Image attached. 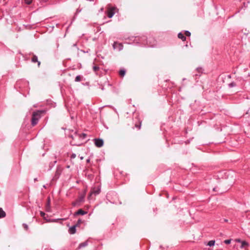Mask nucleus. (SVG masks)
Instances as JSON below:
<instances>
[{"instance_id":"f257e3e1","label":"nucleus","mask_w":250,"mask_h":250,"mask_svg":"<svg viewBox=\"0 0 250 250\" xmlns=\"http://www.w3.org/2000/svg\"><path fill=\"white\" fill-rule=\"evenodd\" d=\"M45 113L44 110H37L34 111L32 115L31 125L32 126L36 125L39 122V120L42 117V114Z\"/></svg>"},{"instance_id":"f03ea898","label":"nucleus","mask_w":250,"mask_h":250,"mask_svg":"<svg viewBox=\"0 0 250 250\" xmlns=\"http://www.w3.org/2000/svg\"><path fill=\"white\" fill-rule=\"evenodd\" d=\"M148 38L146 36H142L141 37H135V41L137 43L146 46V44L148 43Z\"/></svg>"},{"instance_id":"7ed1b4c3","label":"nucleus","mask_w":250,"mask_h":250,"mask_svg":"<svg viewBox=\"0 0 250 250\" xmlns=\"http://www.w3.org/2000/svg\"><path fill=\"white\" fill-rule=\"evenodd\" d=\"M148 43L146 44V46L148 47H153L156 45V41L152 37H149L148 38Z\"/></svg>"},{"instance_id":"20e7f679","label":"nucleus","mask_w":250,"mask_h":250,"mask_svg":"<svg viewBox=\"0 0 250 250\" xmlns=\"http://www.w3.org/2000/svg\"><path fill=\"white\" fill-rule=\"evenodd\" d=\"M93 141L95 146L98 147H101L104 145V141L102 139L95 138Z\"/></svg>"},{"instance_id":"39448f33","label":"nucleus","mask_w":250,"mask_h":250,"mask_svg":"<svg viewBox=\"0 0 250 250\" xmlns=\"http://www.w3.org/2000/svg\"><path fill=\"white\" fill-rule=\"evenodd\" d=\"M62 168L60 167H58L57 168V169L56 170L55 175L53 178L54 179L57 180V179H59V178L60 177V176L62 172Z\"/></svg>"},{"instance_id":"423d86ee","label":"nucleus","mask_w":250,"mask_h":250,"mask_svg":"<svg viewBox=\"0 0 250 250\" xmlns=\"http://www.w3.org/2000/svg\"><path fill=\"white\" fill-rule=\"evenodd\" d=\"M115 7L110 8L107 11V17L109 18H111L115 14Z\"/></svg>"},{"instance_id":"0eeeda50","label":"nucleus","mask_w":250,"mask_h":250,"mask_svg":"<svg viewBox=\"0 0 250 250\" xmlns=\"http://www.w3.org/2000/svg\"><path fill=\"white\" fill-rule=\"evenodd\" d=\"M31 62L33 63H38V66L39 67L41 65V62L38 61V57L36 55L33 54V57L31 58Z\"/></svg>"},{"instance_id":"6e6552de","label":"nucleus","mask_w":250,"mask_h":250,"mask_svg":"<svg viewBox=\"0 0 250 250\" xmlns=\"http://www.w3.org/2000/svg\"><path fill=\"white\" fill-rule=\"evenodd\" d=\"M113 47L114 49H116L118 47L119 50H121L123 49V45L122 43H119L116 42H114L113 44Z\"/></svg>"},{"instance_id":"1a4fd4ad","label":"nucleus","mask_w":250,"mask_h":250,"mask_svg":"<svg viewBox=\"0 0 250 250\" xmlns=\"http://www.w3.org/2000/svg\"><path fill=\"white\" fill-rule=\"evenodd\" d=\"M87 211H84L82 209H80L77 211L75 212L74 216L79 215H83L87 214Z\"/></svg>"},{"instance_id":"9d476101","label":"nucleus","mask_w":250,"mask_h":250,"mask_svg":"<svg viewBox=\"0 0 250 250\" xmlns=\"http://www.w3.org/2000/svg\"><path fill=\"white\" fill-rule=\"evenodd\" d=\"M76 227L77 226L75 225H74L70 227L68 230L69 233L71 234H75L76 232Z\"/></svg>"},{"instance_id":"9b49d317","label":"nucleus","mask_w":250,"mask_h":250,"mask_svg":"<svg viewBox=\"0 0 250 250\" xmlns=\"http://www.w3.org/2000/svg\"><path fill=\"white\" fill-rule=\"evenodd\" d=\"M237 241L241 243V245L240 246V248H246V247L249 246V244L246 241H242L240 239L237 240Z\"/></svg>"},{"instance_id":"f8f14e48","label":"nucleus","mask_w":250,"mask_h":250,"mask_svg":"<svg viewBox=\"0 0 250 250\" xmlns=\"http://www.w3.org/2000/svg\"><path fill=\"white\" fill-rule=\"evenodd\" d=\"M88 245V242L87 241H84L83 243H81L79 244L78 247V250H80L83 248H84V247H85L86 246H87Z\"/></svg>"},{"instance_id":"ddd939ff","label":"nucleus","mask_w":250,"mask_h":250,"mask_svg":"<svg viewBox=\"0 0 250 250\" xmlns=\"http://www.w3.org/2000/svg\"><path fill=\"white\" fill-rule=\"evenodd\" d=\"M100 192V188H93L92 190V191L91 192V194H94L95 195H97L98 194H99Z\"/></svg>"},{"instance_id":"4468645a","label":"nucleus","mask_w":250,"mask_h":250,"mask_svg":"<svg viewBox=\"0 0 250 250\" xmlns=\"http://www.w3.org/2000/svg\"><path fill=\"white\" fill-rule=\"evenodd\" d=\"M178 38L181 39L183 41H185L186 40V36L184 35V34H183L181 32H180L179 33H178Z\"/></svg>"},{"instance_id":"2eb2a0df","label":"nucleus","mask_w":250,"mask_h":250,"mask_svg":"<svg viewBox=\"0 0 250 250\" xmlns=\"http://www.w3.org/2000/svg\"><path fill=\"white\" fill-rule=\"evenodd\" d=\"M6 216V213L2 209V208H0V218H4Z\"/></svg>"},{"instance_id":"dca6fc26","label":"nucleus","mask_w":250,"mask_h":250,"mask_svg":"<svg viewBox=\"0 0 250 250\" xmlns=\"http://www.w3.org/2000/svg\"><path fill=\"white\" fill-rule=\"evenodd\" d=\"M99 69L100 67L98 66L95 65L93 67V71L97 75H99L98 72L97 71L99 70Z\"/></svg>"},{"instance_id":"f3484780","label":"nucleus","mask_w":250,"mask_h":250,"mask_svg":"<svg viewBox=\"0 0 250 250\" xmlns=\"http://www.w3.org/2000/svg\"><path fill=\"white\" fill-rule=\"evenodd\" d=\"M125 73H126L125 70V69H121L119 71V75L121 77H124L125 75Z\"/></svg>"},{"instance_id":"a211bd4d","label":"nucleus","mask_w":250,"mask_h":250,"mask_svg":"<svg viewBox=\"0 0 250 250\" xmlns=\"http://www.w3.org/2000/svg\"><path fill=\"white\" fill-rule=\"evenodd\" d=\"M215 240H210L208 242V243L207 244V246H208L210 247L213 246L215 245Z\"/></svg>"},{"instance_id":"6ab92c4d","label":"nucleus","mask_w":250,"mask_h":250,"mask_svg":"<svg viewBox=\"0 0 250 250\" xmlns=\"http://www.w3.org/2000/svg\"><path fill=\"white\" fill-rule=\"evenodd\" d=\"M72 205L74 207L79 206L80 205V203L79 200H76L75 202L72 203Z\"/></svg>"},{"instance_id":"aec40b11","label":"nucleus","mask_w":250,"mask_h":250,"mask_svg":"<svg viewBox=\"0 0 250 250\" xmlns=\"http://www.w3.org/2000/svg\"><path fill=\"white\" fill-rule=\"evenodd\" d=\"M82 77L81 76L78 75V76H77L76 77L75 79V81L76 82H80L82 80Z\"/></svg>"},{"instance_id":"412c9836","label":"nucleus","mask_w":250,"mask_h":250,"mask_svg":"<svg viewBox=\"0 0 250 250\" xmlns=\"http://www.w3.org/2000/svg\"><path fill=\"white\" fill-rule=\"evenodd\" d=\"M86 136H87L86 134L84 133H82V134L79 135L80 138L82 139V140L86 138Z\"/></svg>"},{"instance_id":"4be33fe9","label":"nucleus","mask_w":250,"mask_h":250,"mask_svg":"<svg viewBox=\"0 0 250 250\" xmlns=\"http://www.w3.org/2000/svg\"><path fill=\"white\" fill-rule=\"evenodd\" d=\"M236 86V84L235 83H234L233 82H232L229 84V87L230 88H231V87H234Z\"/></svg>"},{"instance_id":"5701e85b","label":"nucleus","mask_w":250,"mask_h":250,"mask_svg":"<svg viewBox=\"0 0 250 250\" xmlns=\"http://www.w3.org/2000/svg\"><path fill=\"white\" fill-rule=\"evenodd\" d=\"M32 0H24V2L26 4L29 5V4H30L32 3Z\"/></svg>"},{"instance_id":"b1692460","label":"nucleus","mask_w":250,"mask_h":250,"mask_svg":"<svg viewBox=\"0 0 250 250\" xmlns=\"http://www.w3.org/2000/svg\"><path fill=\"white\" fill-rule=\"evenodd\" d=\"M199 73H203V69L201 67H198L196 69Z\"/></svg>"},{"instance_id":"393cba45","label":"nucleus","mask_w":250,"mask_h":250,"mask_svg":"<svg viewBox=\"0 0 250 250\" xmlns=\"http://www.w3.org/2000/svg\"><path fill=\"white\" fill-rule=\"evenodd\" d=\"M185 34L186 36L189 37L191 35L190 32L189 31H185Z\"/></svg>"},{"instance_id":"a878e982","label":"nucleus","mask_w":250,"mask_h":250,"mask_svg":"<svg viewBox=\"0 0 250 250\" xmlns=\"http://www.w3.org/2000/svg\"><path fill=\"white\" fill-rule=\"evenodd\" d=\"M22 226H23V227L24 229L26 230H28V225H27L26 224L24 223V224H23Z\"/></svg>"},{"instance_id":"bb28decb","label":"nucleus","mask_w":250,"mask_h":250,"mask_svg":"<svg viewBox=\"0 0 250 250\" xmlns=\"http://www.w3.org/2000/svg\"><path fill=\"white\" fill-rule=\"evenodd\" d=\"M81 223H82V220L79 219L77 221V223L75 225L77 227H78L81 224Z\"/></svg>"},{"instance_id":"cd10ccee","label":"nucleus","mask_w":250,"mask_h":250,"mask_svg":"<svg viewBox=\"0 0 250 250\" xmlns=\"http://www.w3.org/2000/svg\"><path fill=\"white\" fill-rule=\"evenodd\" d=\"M141 122H140L138 125H137V124L135 125V127L136 128H137L138 129H140L141 128Z\"/></svg>"},{"instance_id":"c85d7f7f","label":"nucleus","mask_w":250,"mask_h":250,"mask_svg":"<svg viewBox=\"0 0 250 250\" xmlns=\"http://www.w3.org/2000/svg\"><path fill=\"white\" fill-rule=\"evenodd\" d=\"M83 197H80L78 199H77V200H79V202L81 203V202H83Z\"/></svg>"},{"instance_id":"c756f323","label":"nucleus","mask_w":250,"mask_h":250,"mask_svg":"<svg viewBox=\"0 0 250 250\" xmlns=\"http://www.w3.org/2000/svg\"><path fill=\"white\" fill-rule=\"evenodd\" d=\"M224 242L225 244H229L231 242V240L230 239L226 240H225Z\"/></svg>"},{"instance_id":"7c9ffc66","label":"nucleus","mask_w":250,"mask_h":250,"mask_svg":"<svg viewBox=\"0 0 250 250\" xmlns=\"http://www.w3.org/2000/svg\"><path fill=\"white\" fill-rule=\"evenodd\" d=\"M76 154L72 153V155H71L70 158H71V159H74L76 158Z\"/></svg>"},{"instance_id":"2f4dec72","label":"nucleus","mask_w":250,"mask_h":250,"mask_svg":"<svg viewBox=\"0 0 250 250\" xmlns=\"http://www.w3.org/2000/svg\"><path fill=\"white\" fill-rule=\"evenodd\" d=\"M40 214H41V216L44 217V215H45V213L44 212H43V211H41L40 212Z\"/></svg>"},{"instance_id":"473e14b6","label":"nucleus","mask_w":250,"mask_h":250,"mask_svg":"<svg viewBox=\"0 0 250 250\" xmlns=\"http://www.w3.org/2000/svg\"><path fill=\"white\" fill-rule=\"evenodd\" d=\"M90 158H88V159H87L86 160V162H87V163H89V162H90Z\"/></svg>"},{"instance_id":"72a5a7b5","label":"nucleus","mask_w":250,"mask_h":250,"mask_svg":"<svg viewBox=\"0 0 250 250\" xmlns=\"http://www.w3.org/2000/svg\"><path fill=\"white\" fill-rule=\"evenodd\" d=\"M49 204H50V200H49V199H48V205H49Z\"/></svg>"},{"instance_id":"f704fd0d","label":"nucleus","mask_w":250,"mask_h":250,"mask_svg":"<svg viewBox=\"0 0 250 250\" xmlns=\"http://www.w3.org/2000/svg\"><path fill=\"white\" fill-rule=\"evenodd\" d=\"M80 159H81V160H83V156L80 157Z\"/></svg>"},{"instance_id":"c9c22d12","label":"nucleus","mask_w":250,"mask_h":250,"mask_svg":"<svg viewBox=\"0 0 250 250\" xmlns=\"http://www.w3.org/2000/svg\"><path fill=\"white\" fill-rule=\"evenodd\" d=\"M224 221H225V222H228V220H227V219H224Z\"/></svg>"},{"instance_id":"e433bc0d","label":"nucleus","mask_w":250,"mask_h":250,"mask_svg":"<svg viewBox=\"0 0 250 250\" xmlns=\"http://www.w3.org/2000/svg\"><path fill=\"white\" fill-rule=\"evenodd\" d=\"M80 12V10H79V9H77V13H78V12Z\"/></svg>"},{"instance_id":"4c0bfd02","label":"nucleus","mask_w":250,"mask_h":250,"mask_svg":"<svg viewBox=\"0 0 250 250\" xmlns=\"http://www.w3.org/2000/svg\"><path fill=\"white\" fill-rule=\"evenodd\" d=\"M216 188H213V190L214 191H215V190H216Z\"/></svg>"},{"instance_id":"58836bf2","label":"nucleus","mask_w":250,"mask_h":250,"mask_svg":"<svg viewBox=\"0 0 250 250\" xmlns=\"http://www.w3.org/2000/svg\"><path fill=\"white\" fill-rule=\"evenodd\" d=\"M34 180H35V181H37V178H35V179H34Z\"/></svg>"}]
</instances>
